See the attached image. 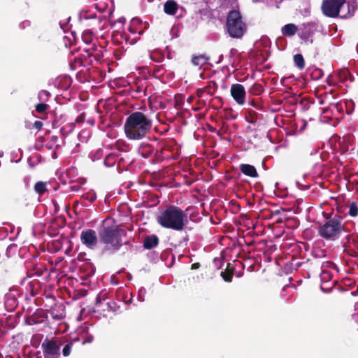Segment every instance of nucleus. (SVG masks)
Here are the masks:
<instances>
[{
	"label": "nucleus",
	"instance_id": "30",
	"mask_svg": "<svg viewBox=\"0 0 358 358\" xmlns=\"http://www.w3.org/2000/svg\"><path fill=\"white\" fill-rule=\"evenodd\" d=\"M146 294V290L145 288L141 287L138 292V299L140 301H144V296Z\"/></svg>",
	"mask_w": 358,
	"mask_h": 358
},
{
	"label": "nucleus",
	"instance_id": "40",
	"mask_svg": "<svg viewBox=\"0 0 358 358\" xmlns=\"http://www.w3.org/2000/svg\"><path fill=\"white\" fill-rule=\"evenodd\" d=\"M100 303H101L100 298H99V296H97L96 297V308H99Z\"/></svg>",
	"mask_w": 358,
	"mask_h": 358
},
{
	"label": "nucleus",
	"instance_id": "52",
	"mask_svg": "<svg viewBox=\"0 0 358 358\" xmlns=\"http://www.w3.org/2000/svg\"><path fill=\"white\" fill-rule=\"evenodd\" d=\"M319 103H320V104H322V103H323V101H319Z\"/></svg>",
	"mask_w": 358,
	"mask_h": 358
},
{
	"label": "nucleus",
	"instance_id": "42",
	"mask_svg": "<svg viewBox=\"0 0 358 358\" xmlns=\"http://www.w3.org/2000/svg\"><path fill=\"white\" fill-rule=\"evenodd\" d=\"M121 37L125 41H129V38L127 37L126 34H123L121 35Z\"/></svg>",
	"mask_w": 358,
	"mask_h": 358
},
{
	"label": "nucleus",
	"instance_id": "18",
	"mask_svg": "<svg viewBox=\"0 0 358 358\" xmlns=\"http://www.w3.org/2000/svg\"><path fill=\"white\" fill-rule=\"evenodd\" d=\"M159 242L158 238L156 236H148L144 241V247L147 249H151L157 245Z\"/></svg>",
	"mask_w": 358,
	"mask_h": 358
},
{
	"label": "nucleus",
	"instance_id": "43",
	"mask_svg": "<svg viewBox=\"0 0 358 358\" xmlns=\"http://www.w3.org/2000/svg\"><path fill=\"white\" fill-rule=\"evenodd\" d=\"M56 150H54L53 152L52 153V159H56L57 157V153H56Z\"/></svg>",
	"mask_w": 358,
	"mask_h": 358
},
{
	"label": "nucleus",
	"instance_id": "41",
	"mask_svg": "<svg viewBox=\"0 0 358 358\" xmlns=\"http://www.w3.org/2000/svg\"><path fill=\"white\" fill-rule=\"evenodd\" d=\"M29 22H22L20 26V27H24L25 25H29Z\"/></svg>",
	"mask_w": 358,
	"mask_h": 358
},
{
	"label": "nucleus",
	"instance_id": "1",
	"mask_svg": "<svg viewBox=\"0 0 358 358\" xmlns=\"http://www.w3.org/2000/svg\"><path fill=\"white\" fill-rule=\"evenodd\" d=\"M152 128V120L142 112L136 111L126 119L124 130L129 140H141L148 134Z\"/></svg>",
	"mask_w": 358,
	"mask_h": 358
},
{
	"label": "nucleus",
	"instance_id": "31",
	"mask_svg": "<svg viewBox=\"0 0 358 358\" xmlns=\"http://www.w3.org/2000/svg\"><path fill=\"white\" fill-rule=\"evenodd\" d=\"M137 20H131V25L129 27V31L131 33V34H136V33H138V34H142V31H136V29H134V28L133 27V26L136 23Z\"/></svg>",
	"mask_w": 358,
	"mask_h": 358
},
{
	"label": "nucleus",
	"instance_id": "27",
	"mask_svg": "<svg viewBox=\"0 0 358 358\" xmlns=\"http://www.w3.org/2000/svg\"><path fill=\"white\" fill-rule=\"evenodd\" d=\"M108 309L113 312H116L119 308V306L115 301H110L107 303Z\"/></svg>",
	"mask_w": 358,
	"mask_h": 358
},
{
	"label": "nucleus",
	"instance_id": "48",
	"mask_svg": "<svg viewBox=\"0 0 358 358\" xmlns=\"http://www.w3.org/2000/svg\"><path fill=\"white\" fill-rule=\"evenodd\" d=\"M83 118H82L81 117H78V118L76 119V122H83Z\"/></svg>",
	"mask_w": 358,
	"mask_h": 358
},
{
	"label": "nucleus",
	"instance_id": "23",
	"mask_svg": "<svg viewBox=\"0 0 358 358\" xmlns=\"http://www.w3.org/2000/svg\"><path fill=\"white\" fill-rule=\"evenodd\" d=\"M192 64L194 66H202L203 64H206L207 62V59L203 55L196 56L193 57L192 59Z\"/></svg>",
	"mask_w": 358,
	"mask_h": 358
},
{
	"label": "nucleus",
	"instance_id": "21",
	"mask_svg": "<svg viewBox=\"0 0 358 358\" xmlns=\"http://www.w3.org/2000/svg\"><path fill=\"white\" fill-rule=\"evenodd\" d=\"M348 215L350 217H355L358 215V206L355 202H351L348 206Z\"/></svg>",
	"mask_w": 358,
	"mask_h": 358
},
{
	"label": "nucleus",
	"instance_id": "22",
	"mask_svg": "<svg viewBox=\"0 0 358 358\" xmlns=\"http://www.w3.org/2000/svg\"><path fill=\"white\" fill-rule=\"evenodd\" d=\"M294 61L296 66L299 69H302L304 68L305 62H304L303 57L301 55H300V54L295 55L294 57Z\"/></svg>",
	"mask_w": 358,
	"mask_h": 358
},
{
	"label": "nucleus",
	"instance_id": "26",
	"mask_svg": "<svg viewBox=\"0 0 358 358\" xmlns=\"http://www.w3.org/2000/svg\"><path fill=\"white\" fill-rule=\"evenodd\" d=\"M48 105L45 103H40L36 105V110L39 113H43L47 110Z\"/></svg>",
	"mask_w": 358,
	"mask_h": 358
},
{
	"label": "nucleus",
	"instance_id": "12",
	"mask_svg": "<svg viewBox=\"0 0 358 358\" xmlns=\"http://www.w3.org/2000/svg\"><path fill=\"white\" fill-rule=\"evenodd\" d=\"M44 355H59L60 344L54 340H45L42 343Z\"/></svg>",
	"mask_w": 358,
	"mask_h": 358
},
{
	"label": "nucleus",
	"instance_id": "34",
	"mask_svg": "<svg viewBox=\"0 0 358 358\" xmlns=\"http://www.w3.org/2000/svg\"><path fill=\"white\" fill-rule=\"evenodd\" d=\"M43 125V124L42 122L36 121L34 124V127L38 130H40L42 128Z\"/></svg>",
	"mask_w": 358,
	"mask_h": 358
},
{
	"label": "nucleus",
	"instance_id": "39",
	"mask_svg": "<svg viewBox=\"0 0 358 358\" xmlns=\"http://www.w3.org/2000/svg\"><path fill=\"white\" fill-rule=\"evenodd\" d=\"M88 56H89V57H90V58H91L92 57H94V58H95L96 60L100 59V57H99V55L98 57H96V56L94 55H93L92 53H91V52H90V53H88Z\"/></svg>",
	"mask_w": 358,
	"mask_h": 358
},
{
	"label": "nucleus",
	"instance_id": "38",
	"mask_svg": "<svg viewBox=\"0 0 358 358\" xmlns=\"http://www.w3.org/2000/svg\"><path fill=\"white\" fill-rule=\"evenodd\" d=\"M207 90L206 88H204V89H202V90H199L198 92H197V94L199 96H202V93L206 92Z\"/></svg>",
	"mask_w": 358,
	"mask_h": 358
},
{
	"label": "nucleus",
	"instance_id": "14",
	"mask_svg": "<svg viewBox=\"0 0 358 358\" xmlns=\"http://www.w3.org/2000/svg\"><path fill=\"white\" fill-rule=\"evenodd\" d=\"M138 152L143 158H148L152 155L153 148L148 143H142L138 147Z\"/></svg>",
	"mask_w": 358,
	"mask_h": 358
},
{
	"label": "nucleus",
	"instance_id": "11",
	"mask_svg": "<svg viewBox=\"0 0 358 358\" xmlns=\"http://www.w3.org/2000/svg\"><path fill=\"white\" fill-rule=\"evenodd\" d=\"M320 280H321V289L323 292H329L334 285V282H331L332 273L331 271L325 268H322L320 273Z\"/></svg>",
	"mask_w": 358,
	"mask_h": 358
},
{
	"label": "nucleus",
	"instance_id": "35",
	"mask_svg": "<svg viewBox=\"0 0 358 358\" xmlns=\"http://www.w3.org/2000/svg\"><path fill=\"white\" fill-rule=\"evenodd\" d=\"M94 340V336L92 335H88L87 338L83 341V344L86 343H91Z\"/></svg>",
	"mask_w": 358,
	"mask_h": 358
},
{
	"label": "nucleus",
	"instance_id": "50",
	"mask_svg": "<svg viewBox=\"0 0 358 358\" xmlns=\"http://www.w3.org/2000/svg\"><path fill=\"white\" fill-rule=\"evenodd\" d=\"M53 317H54V318H56V319L59 320V319H61L62 317V316H59V317H58V316H53Z\"/></svg>",
	"mask_w": 358,
	"mask_h": 358
},
{
	"label": "nucleus",
	"instance_id": "2",
	"mask_svg": "<svg viewBox=\"0 0 358 358\" xmlns=\"http://www.w3.org/2000/svg\"><path fill=\"white\" fill-rule=\"evenodd\" d=\"M157 221L164 228L182 231L188 223V216L179 207L169 206L158 213Z\"/></svg>",
	"mask_w": 358,
	"mask_h": 358
},
{
	"label": "nucleus",
	"instance_id": "3",
	"mask_svg": "<svg viewBox=\"0 0 358 358\" xmlns=\"http://www.w3.org/2000/svg\"><path fill=\"white\" fill-rule=\"evenodd\" d=\"M347 232L343 217L335 215L319 227V235L328 241H335L339 238L343 232Z\"/></svg>",
	"mask_w": 358,
	"mask_h": 358
},
{
	"label": "nucleus",
	"instance_id": "45",
	"mask_svg": "<svg viewBox=\"0 0 358 358\" xmlns=\"http://www.w3.org/2000/svg\"><path fill=\"white\" fill-rule=\"evenodd\" d=\"M136 40H137L136 38H132V39L131 40V41H129V43H130V44L135 43L136 42Z\"/></svg>",
	"mask_w": 358,
	"mask_h": 358
},
{
	"label": "nucleus",
	"instance_id": "15",
	"mask_svg": "<svg viewBox=\"0 0 358 358\" xmlns=\"http://www.w3.org/2000/svg\"><path fill=\"white\" fill-rule=\"evenodd\" d=\"M62 142L63 141L59 139L57 136H51L45 146L49 150H57L61 147Z\"/></svg>",
	"mask_w": 358,
	"mask_h": 358
},
{
	"label": "nucleus",
	"instance_id": "4",
	"mask_svg": "<svg viewBox=\"0 0 358 358\" xmlns=\"http://www.w3.org/2000/svg\"><path fill=\"white\" fill-rule=\"evenodd\" d=\"M108 222L107 220L103 222V227L99 232L100 241L109 249L118 250L122 245L121 235L124 231L115 224L107 226Z\"/></svg>",
	"mask_w": 358,
	"mask_h": 358
},
{
	"label": "nucleus",
	"instance_id": "25",
	"mask_svg": "<svg viewBox=\"0 0 358 358\" xmlns=\"http://www.w3.org/2000/svg\"><path fill=\"white\" fill-rule=\"evenodd\" d=\"M115 164V158L113 155H108L104 159V164L108 167H111Z\"/></svg>",
	"mask_w": 358,
	"mask_h": 358
},
{
	"label": "nucleus",
	"instance_id": "24",
	"mask_svg": "<svg viewBox=\"0 0 358 358\" xmlns=\"http://www.w3.org/2000/svg\"><path fill=\"white\" fill-rule=\"evenodd\" d=\"M83 197L85 199L90 201V202H93L96 200V195L94 191L91 190V191H89L87 193L84 194L83 195Z\"/></svg>",
	"mask_w": 358,
	"mask_h": 358
},
{
	"label": "nucleus",
	"instance_id": "13",
	"mask_svg": "<svg viewBox=\"0 0 358 358\" xmlns=\"http://www.w3.org/2000/svg\"><path fill=\"white\" fill-rule=\"evenodd\" d=\"M241 171L245 176L252 178H256L258 176L257 171L255 167L250 164H243L240 165Z\"/></svg>",
	"mask_w": 358,
	"mask_h": 358
},
{
	"label": "nucleus",
	"instance_id": "49",
	"mask_svg": "<svg viewBox=\"0 0 358 358\" xmlns=\"http://www.w3.org/2000/svg\"><path fill=\"white\" fill-rule=\"evenodd\" d=\"M328 112V109L327 108H323L322 109V113H327Z\"/></svg>",
	"mask_w": 358,
	"mask_h": 358
},
{
	"label": "nucleus",
	"instance_id": "36",
	"mask_svg": "<svg viewBox=\"0 0 358 358\" xmlns=\"http://www.w3.org/2000/svg\"><path fill=\"white\" fill-rule=\"evenodd\" d=\"M150 59H152L155 62H159L160 60L159 59L155 58V56L153 55V53H150Z\"/></svg>",
	"mask_w": 358,
	"mask_h": 358
},
{
	"label": "nucleus",
	"instance_id": "6",
	"mask_svg": "<svg viewBox=\"0 0 358 358\" xmlns=\"http://www.w3.org/2000/svg\"><path fill=\"white\" fill-rule=\"evenodd\" d=\"M80 19L81 20H90L89 25L92 27L94 31H100L101 35L108 31V20L101 15H96L94 13L83 11L80 13Z\"/></svg>",
	"mask_w": 358,
	"mask_h": 358
},
{
	"label": "nucleus",
	"instance_id": "33",
	"mask_svg": "<svg viewBox=\"0 0 358 358\" xmlns=\"http://www.w3.org/2000/svg\"><path fill=\"white\" fill-rule=\"evenodd\" d=\"M223 279L226 282H231L232 280V275L231 274H223L222 273Z\"/></svg>",
	"mask_w": 358,
	"mask_h": 358
},
{
	"label": "nucleus",
	"instance_id": "47",
	"mask_svg": "<svg viewBox=\"0 0 358 358\" xmlns=\"http://www.w3.org/2000/svg\"><path fill=\"white\" fill-rule=\"evenodd\" d=\"M333 108H338V106L337 105H335V104H332L331 105V110H332Z\"/></svg>",
	"mask_w": 358,
	"mask_h": 358
},
{
	"label": "nucleus",
	"instance_id": "7",
	"mask_svg": "<svg viewBox=\"0 0 358 358\" xmlns=\"http://www.w3.org/2000/svg\"><path fill=\"white\" fill-rule=\"evenodd\" d=\"M343 0H324L322 5L323 13L330 17H336L339 15V6Z\"/></svg>",
	"mask_w": 358,
	"mask_h": 358
},
{
	"label": "nucleus",
	"instance_id": "44",
	"mask_svg": "<svg viewBox=\"0 0 358 358\" xmlns=\"http://www.w3.org/2000/svg\"><path fill=\"white\" fill-rule=\"evenodd\" d=\"M92 23H96V24H96V25H95V26H96V27H101V26L103 24V23L94 22V21H92Z\"/></svg>",
	"mask_w": 358,
	"mask_h": 358
},
{
	"label": "nucleus",
	"instance_id": "8",
	"mask_svg": "<svg viewBox=\"0 0 358 358\" xmlns=\"http://www.w3.org/2000/svg\"><path fill=\"white\" fill-rule=\"evenodd\" d=\"M80 241L87 248L94 249L98 243L96 231L92 229L83 230L80 234Z\"/></svg>",
	"mask_w": 358,
	"mask_h": 358
},
{
	"label": "nucleus",
	"instance_id": "5",
	"mask_svg": "<svg viewBox=\"0 0 358 358\" xmlns=\"http://www.w3.org/2000/svg\"><path fill=\"white\" fill-rule=\"evenodd\" d=\"M226 27L227 32L232 38L242 37L246 30V26L242 20L241 13L236 10L229 12Z\"/></svg>",
	"mask_w": 358,
	"mask_h": 358
},
{
	"label": "nucleus",
	"instance_id": "28",
	"mask_svg": "<svg viewBox=\"0 0 358 358\" xmlns=\"http://www.w3.org/2000/svg\"><path fill=\"white\" fill-rule=\"evenodd\" d=\"M50 95V93L45 90H42L38 93V97L41 101H46Z\"/></svg>",
	"mask_w": 358,
	"mask_h": 358
},
{
	"label": "nucleus",
	"instance_id": "10",
	"mask_svg": "<svg viewBox=\"0 0 358 358\" xmlns=\"http://www.w3.org/2000/svg\"><path fill=\"white\" fill-rule=\"evenodd\" d=\"M357 9L356 0H343L339 6L338 16L342 18L351 17Z\"/></svg>",
	"mask_w": 358,
	"mask_h": 358
},
{
	"label": "nucleus",
	"instance_id": "53",
	"mask_svg": "<svg viewBox=\"0 0 358 358\" xmlns=\"http://www.w3.org/2000/svg\"><path fill=\"white\" fill-rule=\"evenodd\" d=\"M2 156H3V155H2V154H0V157H2Z\"/></svg>",
	"mask_w": 358,
	"mask_h": 358
},
{
	"label": "nucleus",
	"instance_id": "32",
	"mask_svg": "<svg viewBox=\"0 0 358 358\" xmlns=\"http://www.w3.org/2000/svg\"><path fill=\"white\" fill-rule=\"evenodd\" d=\"M26 323L28 325H34L37 323V321L35 320L34 317H31L27 319Z\"/></svg>",
	"mask_w": 358,
	"mask_h": 358
},
{
	"label": "nucleus",
	"instance_id": "51",
	"mask_svg": "<svg viewBox=\"0 0 358 358\" xmlns=\"http://www.w3.org/2000/svg\"><path fill=\"white\" fill-rule=\"evenodd\" d=\"M327 265H330V266H331L332 267H334V265H333L332 264L329 263V262H327Z\"/></svg>",
	"mask_w": 358,
	"mask_h": 358
},
{
	"label": "nucleus",
	"instance_id": "46",
	"mask_svg": "<svg viewBox=\"0 0 358 358\" xmlns=\"http://www.w3.org/2000/svg\"><path fill=\"white\" fill-rule=\"evenodd\" d=\"M198 266H199V264H193L192 265V268H198Z\"/></svg>",
	"mask_w": 358,
	"mask_h": 358
},
{
	"label": "nucleus",
	"instance_id": "20",
	"mask_svg": "<svg viewBox=\"0 0 358 358\" xmlns=\"http://www.w3.org/2000/svg\"><path fill=\"white\" fill-rule=\"evenodd\" d=\"M46 182H38L34 185V190L39 195H42L47 191Z\"/></svg>",
	"mask_w": 358,
	"mask_h": 358
},
{
	"label": "nucleus",
	"instance_id": "19",
	"mask_svg": "<svg viewBox=\"0 0 358 358\" xmlns=\"http://www.w3.org/2000/svg\"><path fill=\"white\" fill-rule=\"evenodd\" d=\"M93 33L92 31L88 29L85 31L82 34V40L87 45L90 44L93 41Z\"/></svg>",
	"mask_w": 358,
	"mask_h": 358
},
{
	"label": "nucleus",
	"instance_id": "29",
	"mask_svg": "<svg viewBox=\"0 0 358 358\" xmlns=\"http://www.w3.org/2000/svg\"><path fill=\"white\" fill-rule=\"evenodd\" d=\"M71 347H72L71 343L66 344L64 347L63 350H62V354L64 356L67 357L70 355L71 351Z\"/></svg>",
	"mask_w": 358,
	"mask_h": 358
},
{
	"label": "nucleus",
	"instance_id": "16",
	"mask_svg": "<svg viewBox=\"0 0 358 358\" xmlns=\"http://www.w3.org/2000/svg\"><path fill=\"white\" fill-rule=\"evenodd\" d=\"M297 27L292 23L287 24L281 29L282 34L287 36H293L297 31Z\"/></svg>",
	"mask_w": 358,
	"mask_h": 358
},
{
	"label": "nucleus",
	"instance_id": "9",
	"mask_svg": "<svg viewBox=\"0 0 358 358\" xmlns=\"http://www.w3.org/2000/svg\"><path fill=\"white\" fill-rule=\"evenodd\" d=\"M230 93L237 104L243 106L245 103L246 91L243 85L239 83L233 84L231 86Z\"/></svg>",
	"mask_w": 358,
	"mask_h": 358
},
{
	"label": "nucleus",
	"instance_id": "17",
	"mask_svg": "<svg viewBox=\"0 0 358 358\" xmlns=\"http://www.w3.org/2000/svg\"><path fill=\"white\" fill-rule=\"evenodd\" d=\"M164 10L166 14L175 15L178 10V5L173 0H169L164 3Z\"/></svg>",
	"mask_w": 358,
	"mask_h": 358
},
{
	"label": "nucleus",
	"instance_id": "37",
	"mask_svg": "<svg viewBox=\"0 0 358 358\" xmlns=\"http://www.w3.org/2000/svg\"><path fill=\"white\" fill-rule=\"evenodd\" d=\"M59 355H44L45 358H58Z\"/></svg>",
	"mask_w": 358,
	"mask_h": 358
}]
</instances>
